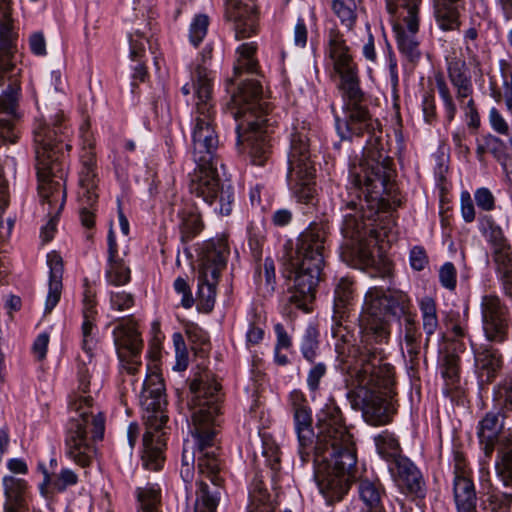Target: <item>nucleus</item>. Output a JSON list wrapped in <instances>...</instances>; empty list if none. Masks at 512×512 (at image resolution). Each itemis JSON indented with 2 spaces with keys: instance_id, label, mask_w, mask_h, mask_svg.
I'll return each mask as SVG.
<instances>
[{
  "instance_id": "nucleus-1",
  "label": "nucleus",
  "mask_w": 512,
  "mask_h": 512,
  "mask_svg": "<svg viewBox=\"0 0 512 512\" xmlns=\"http://www.w3.org/2000/svg\"><path fill=\"white\" fill-rule=\"evenodd\" d=\"M328 51L334 70L341 78L340 88L345 100L344 117L336 118V130L342 139L367 136L362 157L349 165L351 184L355 193H365L373 201L382 200L394 188L395 172L391 159L383 152L382 131L378 121L372 119L363 105L364 94L359 87L357 67L339 32L331 31Z\"/></svg>"
},
{
  "instance_id": "nucleus-2",
  "label": "nucleus",
  "mask_w": 512,
  "mask_h": 512,
  "mask_svg": "<svg viewBox=\"0 0 512 512\" xmlns=\"http://www.w3.org/2000/svg\"><path fill=\"white\" fill-rule=\"evenodd\" d=\"M220 384L214 379H195L190 390L193 435L197 444V470L200 479L196 482L194 512H217L224 491L221 461L217 457L215 426L220 412Z\"/></svg>"
},
{
  "instance_id": "nucleus-3",
  "label": "nucleus",
  "mask_w": 512,
  "mask_h": 512,
  "mask_svg": "<svg viewBox=\"0 0 512 512\" xmlns=\"http://www.w3.org/2000/svg\"><path fill=\"white\" fill-rule=\"evenodd\" d=\"M197 102L192 131V154L196 164L190 176L189 189L209 204H218L214 210L229 215L232 210L233 192L230 184L222 181L217 172L216 150L219 146L214 125V105L211 102V85L205 69L197 72Z\"/></svg>"
},
{
  "instance_id": "nucleus-4",
  "label": "nucleus",
  "mask_w": 512,
  "mask_h": 512,
  "mask_svg": "<svg viewBox=\"0 0 512 512\" xmlns=\"http://www.w3.org/2000/svg\"><path fill=\"white\" fill-rule=\"evenodd\" d=\"M318 430L314 479L320 492L333 503L343 498L357 478L356 449L339 408L328 406L321 411Z\"/></svg>"
},
{
  "instance_id": "nucleus-5",
  "label": "nucleus",
  "mask_w": 512,
  "mask_h": 512,
  "mask_svg": "<svg viewBox=\"0 0 512 512\" xmlns=\"http://www.w3.org/2000/svg\"><path fill=\"white\" fill-rule=\"evenodd\" d=\"M394 385L393 367L385 362L383 348L360 350L346 378L347 399L365 421L379 426L390 422L391 403L387 400Z\"/></svg>"
},
{
  "instance_id": "nucleus-6",
  "label": "nucleus",
  "mask_w": 512,
  "mask_h": 512,
  "mask_svg": "<svg viewBox=\"0 0 512 512\" xmlns=\"http://www.w3.org/2000/svg\"><path fill=\"white\" fill-rule=\"evenodd\" d=\"M68 132L69 127L62 111L51 115L48 122L40 123L34 130L38 189L44 201L47 224H54L58 220L66 199L61 157Z\"/></svg>"
},
{
  "instance_id": "nucleus-7",
  "label": "nucleus",
  "mask_w": 512,
  "mask_h": 512,
  "mask_svg": "<svg viewBox=\"0 0 512 512\" xmlns=\"http://www.w3.org/2000/svg\"><path fill=\"white\" fill-rule=\"evenodd\" d=\"M78 377V390L69 403L75 416L67 428L66 454L77 465L87 467L96 454L94 442L103 438L105 420L93 399L101 388L100 383L91 382L89 367H80Z\"/></svg>"
},
{
  "instance_id": "nucleus-8",
  "label": "nucleus",
  "mask_w": 512,
  "mask_h": 512,
  "mask_svg": "<svg viewBox=\"0 0 512 512\" xmlns=\"http://www.w3.org/2000/svg\"><path fill=\"white\" fill-rule=\"evenodd\" d=\"M232 115L237 125V144L246 143V149L254 165L262 166L267 161L271 144L267 125L268 103L263 98L262 86L254 78H246L238 84L232 95Z\"/></svg>"
},
{
  "instance_id": "nucleus-9",
  "label": "nucleus",
  "mask_w": 512,
  "mask_h": 512,
  "mask_svg": "<svg viewBox=\"0 0 512 512\" xmlns=\"http://www.w3.org/2000/svg\"><path fill=\"white\" fill-rule=\"evenodd\" d=\"M411 300L406 293L397 289L379 287L370 288L366 295L363 311L360 316L362 342L366 347L375 349L388 342L390 336L389 324L385 319L391 315L399 320L412 315Z\"/></svg>"
},
{
  "instance_id": "nucleus-10",
  "label": "nucleus",
  "mask_w": 512,
  "mask_h": 512,
  "mask_svg": "<svg viewBox=\"0 0 512 512\" xmlns=\"http://www.w3.org/2000/svg\"><path fill=\"white\" fill-rule=\"evenodd\" d=\"M140 402L146 410V432L143 436V465L157 471L164 463V433L162 429L168 420L165 387L158 373L148 375L142 384Z\"/></svg>"
},
{
  "instance_id": "nucleus-11",
  "label": "nucleus",
  "mask_w": 512,
  "mask_h": 512,
  "mask_svg": "<svg viewBox=\"0 0 512 512\" xmlns=\"http://www.w3.org/2000/svg\"><path fill=\"white\" fill-rule=\"evenodd\" d=\"M385 226H342L343 260L359 269L374 268L382 274H388L391 263L385 255L387 244Z\"/></svg>"
},
{
  "instance_id": "nucleus-12",
  "label": "nucleus",
  "mask_w": 512,
  "mask_h": 512,
  "mask_svg": "<svg viewBox=\"0 0 512 512\" xmlns=\"http://www.w3.org/2000/svg\"><path fill=\"white\" fill-rule=\"evenodd\" d=\"M310 129L305 121L297 122L293 127L288 154L289 185L299 202L315 204L314 186L315 167L310 153Z\"/></svg>"
},
{
  "instance_id": "nucleus-13",
  "label": "nucleus",
  "mask_w": 512,
  "mask_h": 512,
  "mask_svg": "<svg viewBox=\"0 0 512 512\" xmlns=\"http://www.w3.org/2000/svg\"><path fill=\"white\" fill-rule=\"evenodd\" d=\"M325 254L293 251L288 255L285 271L289 280V302L308 311L322 278Z\"/></svg>"
},
{
  "instance_id": "nucleus-14",
  "label": "nucleus",
  "mask_w": 512,
  "mask_h": 512,
  "mask_svg": "<svg viewBox=\"0 0 512 512\" xmlns=\"http://www.w3.org/2000/svg\"><path fill=\"white\" fill-rule=\"evenodd\" d=\"M228 254V245L223 238L207 242L200 254L197 295L205 312H210L214 307L216 286Z\"/></svg>"
},
{
  "instance_id": "nucleus-15",
  "label": "nucleus",
  "mask_w": 512,
  "mask_h": 512,
  "mask_svg": "<svg viewBox=\"0 0 512 512\" xmlns=\"http://www.w3.org/2000/svg\"><path fill=\"white\" fill-rule=\"evenodd\" d=\"M421 0H386L387 9L391 14L399 13L405 26L395 27L398 48L410 61L420 56L415 34L418 31V7Z\"/></svg>"
},
{
  "instance_id": "nucleus-16",
  "label": "nucleus",
  "mask_w": 512,
  "mask_h": 512,
  "mask_svg": "<svg viewBox=\"0 0 512 512\" xmlns=\"http://www.w3.org/2000/svg\"><path fill=\"white\" fill-rule=\"evenodd\" d=\"M92 143L88 142L87 146L83 147L81 155L82 170L80 172V189H79V204H80V218L81 224H94L95 208L98 194L96 192L97 183L95 172V155L92 151Z\"/></svg>"
},
{
  "instance_id": "nucleus-17",
  "label": "nucleus",
  "mask_w": 512,
  "mask_h": 512,
  "mask_svg": "<svg viewBox=\"0 0 512 512\" xmlns=\"http://www.w3.org/2000/svg\"><path fill=\"white\" fill-rule=\"evenodd\" d=\"M481 314L486 338L489 341L503 342L508 335V307L497 295H484L481 300Z\"/></svg>"
},
{
  "instance_id": "nucleus-18",
  "label": "nucleus",
  "mask_w": 512,
  "mask_h": 512,
  "mask_svg": "<svg viewBox=\"0 0 512 512\" xmlns=\"http://www.w3.org/2000/svg\"><path fill=\"white\" fill-rule=\"evenodd\" d=\"M9 3L10 0H0V71L12 77L21 70L17 67V36L10 18Z\"/></svg>"
},
{
  "instance_id": "nucleus-19",
  "label": "nucleus",
  "mask_w": 512,
  "mask_h": 512,
  "mask_svg": "<svg viewBox=\"0 0 512 512\" xmlns=\"http://www.w3.org/2000/svg\"><path fill=\"white\" fill-rule=\"evenodd\" d=\"M484 234L491 245L496 271L502 281L505 294L512 296V251L500 226H488Z\"/></svg>"
},
{
  "instance_id": "nucleus-20",
  "label": "nucleus",
  "mask_w": 512,
  "mask_h": 512,
  "mask_svg": "<svg viewBox=\"0 0 512 512\" xmlns=\"http://www.w3.org/2000/svg\"><path fill=\"white\" fill-rule=\"evenodd\" d=\"M495 208V198L492 192L485 187L479 188L474 193V200L468 191H462L460 195V209L465 222L478 221L492 224L494 220L487 212Z\"/></svg>"
},
{
  "instance_id": "nucleus-21",
  "label": "nucleus",
  "mask_w": 512,
  "mask_h": 512,
  "mask_svg": "<svg viewBox=\"0 0 512 512\" xmlns=\"http://www.w3.org/2000/svg\"><path fill=\"white\" fill-rule=\"evenodd\" d=\"M291 405L294 413L295 428L299 441V456L302 463L308 461L309 453L306 447L312 443L314 432L312 430L311 411L304 395L299 391L290 394Z\"/></svg>"
},
{
  "instance_id": "nucleus-22",
  "label": "nucleus",
  "mask_w": 512,
  "mask_h": 512,
  "mask_svg": "<svg viewBox=\"0 0 512 512\" xmlns=\"http://www.w3.org/2000/svg\"><path fill=\"white\" fill-rule=\"evenodd\" d=\"M453 493L457 512H477L475 487L459 454L455 456Z\"/></svg>"
},
{
  "instance_id": "nucleus-23",
  "label": "nucleus",
  "mask_w": 512,
  "mask_h": 512,
  "mask_svg": "<svg viewBox=\"0 0 512 512\" xmlns=\"http://www.w3.org/2000/svg\"><path fill=\"white\" fill-rule=\"evenodd\" d=\"M226 16L234 22L237 39H245L255 33L257 16L253 5L240 0H226Z\"/></svg>"
},
{
  "instance_id": "nucleus-24",
  "label": "nucleus",
  "mask_w": 512,
  "mask_h": 512,
  "mask_svg": "<svg viewBox=\"0 0 512 512\" xmlns=\"http://www.w3.org/2000/svg\"><path fill=\"white\" fill-rule=\"evenodd\" d=\"M389 470L400 489L413 494H418L422 490L421 474L408 458H395V461L390 464Z\"/></svg>"
},
{
  "instance_id": "nucleus-25",
  "label": "nucleus",
  "mask_w": 512,
  "mask_h": 512,
  "mask_svg": "<svg viewBox=\"0 0 512 512\" xmlns=\"http://www.w3.org/2000/svg\"><path fill=\"white\" fill-rule=\"evenodd\" d=\"M353 282L347 278H341L335 287L334 291V306L332 316V334L334 337L343 338L341 333L342 322L347 317L348 308L353 299Z\"/></svg>"
},
{
  "instance_id": "nucleus-26",
  "label": "nucleus",
  "mask_w": 512,
  "mask_h": 512,
  "mask_svg": "<svg viewBox=\"0 0 512 512\" xmlns=\"http://www.w3.org/2000/svg\"><path fill=\"white\" fill-rule=\"evenodd\" d=\"M107 281L115 286L125 285L130 281V268L118 255L116 232L110 228L108 233V267Z\"/></svg>"
},
{
  "instance_id": "nucleus-27",
  "label": "nucleus",
  "mask_w": 512,
  "mask_h": 512,
  "mask_svg": "<svg viewBox=\"0 0 512 512\" xmlns=\"http://www.w3.org/2000/svg\"><path fill=\"white\" fill-rule=\"evenodd\" d=\"M47 265L49 267V283L45 300V313H51L58 304L62 293L63 259L56 251H52L47 255Z\"/></svg>"
},
{
  "instance_id": "nucleus-28",
  "label": "nucleus",
  "mask_w": 512,
  "mask_h": 512,
  "mask_svg": "<svg viewBox=\"0 0 512 512\" xmlns=\"http://www.w3.org/2000/svg\"><path fill=\"white\" fill-rule=\"evenodd\" d=\"M475 363L479 382L491 383L502 367V357L499 351L490 345H482L475 352Z\"/></svg>"
},
{
  "instance_id": "nucleus-29",
  "label": "nucleus",
  "mask_w": 512,
  "mask_h": 512,
  "mask_svg": "<svg viewBox=\"0 0 512 512\" xmlns=\"http://www.w3.org/2000/svg\"><path fill=\"white\" fill-rule=\"evenodd\" d=\"M16 96L5 93L0 96V142L15 143L18 138L13 120L16 117Z\"/></svg>"
},
{
  "instance_id": "nucleus-30",
  "label": "nucleus",
  "mask_w": 512,
  "mask_h": 512,
  "mask_svg": "<svg viewBox=\"0 0 512 512\" xmlns=\"http://www.w3.org/2000/svg\"><path fill=\"white\" fill-rule=\"evenodd\" d=\"M5 493L4 512H27L26 482L14 476L3 478Z\"/></svg>"
},
{
  "instance_id": "nucleus-31",
  "label": "nucleus",
  "mask_w": 512,
  "mask_h": 512,
  "mask_svg": "<svg viewBox=\"0 0 512 512\" xmlns=\"http://www.w3.org/2000/svg\"><path fill=\"white\" fill-rule=\"evenodd\" d=\"M503 429V416L500 411L488 412L485 417L480 421L478 428V437L480 443L484 445L483 450L487 457H489L493 450L494 445L498 440L499 434Z\"/></svg>"
},
{
  "instance_id": "nucleus-32",
  "label": "nucleus",
  "mask_w": 512,
  "mask_h": 512,
  "mask_svg": "<svg viewBox=\"0 0 512 512\" xmlns=\"http://www.w3.org/2000/svg\"><path fill=\"white\" fill-rule=\"evenodd\" d=\"M114 341L121 361L126 356H138L142 348V341L133 324L119 325L114 330Z\"/></svg>"
},
{
  "instance_id": "nucleus-33",
  "label": "nucleus",
  "mask_w": 512,
  "mask_h": 512,
  "mask_svg": "<svg viewBox=\"0 0 512 512\" xmlns=\"http://www.w3.org/2000/svg\"><path fill=\"white\" fill-rule=\"evenodd\" d=\"M433 5L436 22L442 30L459 28V10L463 6V0H433Z\"/></svg>"
},
{
  "instance_id": "nucleus-34",
  "label": "nucleus",
  "mask_w": 512,
  "mask_h": 512,
  "mask_svg": "<svg viewBox=\"0 0 512 512\" xmlns=\"http://www.w3.org/2000/svg\"><path fill=\"white\" fill-rule=\"evenodd\" d=\"M130 58L137 61L138 64L134 67L133 78L144 81L146 76V67L144 65V57L146 47H150L149 37L139 30L129 35Z\"/></svg>"
},
{
  "instance_id": "nucleus-35",
  "label": "nucleus",
  "mask_w": 512,
  "mask_h": 512,
  "mask_svg": "<svg viewBox=\"0 0 512 512\" xmlns=\"http://www.w3.org/2000/svg\"><path fill=\"white\" fill-rule=\"evenodd\" d=\"M326 232L320 226H308L298 237L295 251L324 254Z\"/></svg>"
},
{
  "instance_id": "nucleus-36",
  "label": "nucleus",
  "mask_w": 512,
  "mask_h": 512,
  "mask_svg": "<svg viewBox=\"0 0 512 512\" xmlns=\"http://www.w3.org/2000/svg\"><path fill=\"white\" fill-rule=\"evenodd\" d=\"M399 331L400 336L403 337L410 362L413 363L418 358L420 352V333L418 331L415 313L399 320Z\"/></svg>"
},
{
  "instance_id": "nucleus-37",
  "label": "nucleus",
  "mask_w": 512,
  "mask_h": 512,
  "mask_svg": "<svg viewBox=\"0 0 512 512\" xmlns=\"http://www.w3.org/2000/svg\"><path fill=\"white\" fill-rule=\"evenodd\" d=\"M358 491L361 500L369 508L368 512H384L381 505L384 490L378 482L361 479L359 481Z\"/></svg>"
},
{
  "instance_id": "nucleus-38",
  "label": "nucleus",
  "mask_w": 512,
  "mask_h": 512,
  "mask_svg": "<svg viewBox=\"0 0 512 512\" xmlns=\"http://www.w3.org/2000/svg\"><path fill=\"white\" fill-rule=\"evenodd\" d=\"M419 306L422 314L423 330L426 334L425 346H427L430 337L439 327L436 303L431 297H424L420 300Z\"/></svg>"
},
{
  "instance_id": "nucleus-39",
  "label": "nucleus",
  "mask_w": 512,
  "mask_h": 512,
  "mask_svg": "<svg viewBox=\"0 0 512 512\" xmlns=\"http://www.w3.org/2000/svg\"><path fill=\"white\" fill-rule=\"evenodd\" d=\"M453 348H449L446 350L443 356V365H442V375L447 381V385L454 388L459 381V356L454 352L461 344L458 341H455L453 344Z\"/></svg>"
},
{
  "instance_id": "nucleus-40",
  "label": "nucleus",
  "mask_w": 512,
  "mask_h": 512,
  "mask_svg": "<svg viewBox=\"0 0 512 512\" xmlns=\"http://www.w3.org/2000/svg\"><path fill=\"white\" fill-rule=\"evenodd\" d=\"M378 453L387 461L393 463L400 455L401 448L398 440L388 431H383L375 438Z\"/></svg>"
},
{
  "instance_id": "nucleus-41",
  "label": "nucleus",
  "mask_w": 512,
  "mask_h": 512,
  "mask_svg": "<svg viewBox=\"0 0 512 512\" xmlns=\"http://www.w3.org/2000/svg\"><path fill=\"white\" fill-rule=\"evenodd\" d=\"M256 49L257 46L254 42L244 43L237 49L239 57L234 67L236 75H240L242 71H246L249 74L256 73L257 61L253 58Z\"/></svg>"
},
{
  "instance_id": "nucleus-42",
  "label": "nucleus",
  "mask_w": 512,
  "mask_h": 512,
  "mask_svg": "<svg viewBox=\"0 0 512 512\" xmlns=\"http://www.w3.org/2000/svg\"><path fill=\"white\" fill-rule=\"evenodd\" d=\"M464 64L455 62L449 66V78L452 84L457 88L459 98H466L472 92L470 79L463 71Z\"/></svg>"
},
{
  "instance_id": "nucleus-43",
  "label": "nucleus",
  "mask_w": 512,
  "mask_h": 512,
  "mask_svg": "<svg viewBox=\"0 0 512 512\" xmlns=\"http://www.w3.org/2000/svg\"><path fill=\"white\" fill-rule=\"evenodd\" d=\"M332 10L341 24L351 30L356 22V3L354 0H334Z\"/></svg>"
},
{
  "instance_id": "nucleus-44",
  "label": "nucleus",
  "mask_w": 512,
  "mask_h": 512,
  "mask_svg": "<svg viewBox=\"0 0 512 512\" xmlns=\"http://www.w3.org/2000/svg\"><path fill=\"white\" fill-rule=\"evenodd\" d=\"M96 300L95 292H93L88 284H85L84 297H83V324L82 334L91 333L94 326V319L97 311L95 309Z\"/></svg>"
},
{
  "instance_id": "nucleus-45",
  "label": "nucleus",
  "mask_w": 512,
  "mask_h": 512,
  "mask_svg": "<svg viewBox=\"0 0 512 512\" xmlns=\"http://www.w3.org/2000/svg\"><path fill=\"white\" fill-rule=\"evenodd\" d=\"M257 284L259 291L264 295H271L275 289V266L270 258H266L263 264V271L257 272Z\"/></svg>"
},
{
  "instance_id": "nucleus-46",
  "label": "nucleus",
  "mask_w": 512,
  "mask_h": 512,
  "mask_svg": "<svg viewBox=\"0 0 512 512\" xmlns=\"http://www.w3.org/2000/svg\"><path fill=\"white\" fill-rule=\"evenodd\" d=\"M249 512H274L269 502V494L261 483H256L250 492Z\"/></svg>"
},
{
  "instance_id": "nucleus-47",
  "label": "nucleus",
  "mask_w": 512,
  "mask_h": 512,
  "mask_svg": "<svg viewBox=\"0 0 512 512\" xmlns=\"http://www.w3.org/2000/svg\"><path fill=\"white\" fill-rule=\"evenodd\" d=\"M160 489L147 485L138 491V499L143 512H156L160 504Z\"/></svg>"
},
{
  "instance_id": "nucleus-48",
  "label": "nucleus",
  "mask_w": 512,
  "mask_h": 512,
  "mask_svg": "<svg viewBox=\"0 0 512 512\" xmlns=\"http://www.w3.org/2000/svg\"><path fill=\"white\" fill-rule=\"evenodd\" d=\"M317 331L315 328H308L306 330V333L303 337L302 343H301V351L304 356V358L314 363L316 356H317V350H318V340H317Z\"/></svg>"
},
{
  "instance_id": "nucleus-49",
  "label": "nucleus",
  "mask_w": 512,
  "mask_h": 512,
  "mask_svg": "<svg viewBox=\"0 0 512 512\" xmlns=\"http://www.w3.org/2000/svg\"><path fill=\"white\" fill-rule=\"evenodd\" d=\"M209 25L208 16L205 14L196 15L190 25V42L196 47L200 44L207 33Z\"/></svg>"
},
{
  "instance_id": "nucleus-50",
  "label": "nucleus",
  "mask_w": 512,
  "mask_h": 512,
  "mask_svg": "<svg viewBox=\"0 0 512 512\" xmlns=\"http://www.w3.org/2000/svg\"><path fill=\"white\" fill-rule=\"evenodd\" d=\"M497 472L503 483L508 486L512 484V443L503 453L501 462L497 464Z\"/></svg>"
},
{
  "instance_id": "nucleus-51",
  "label": "nucleus",
  "mask_w": 512,
  "mask_h": 512,
  "mask_svg": "<svg viewBox=\"0 0 512 512\" xmlns=\"http://www.w3.org/2000/svg\"><path fill=\"white\" fill-rule=\"evenodd\" d=\"M483 139L485 141V147L487 148L488 152L494 156L495 159L500 162H503L507 159L506 145L500 138L492 134H488L483 136Z\"/></svg>"
},
{
  "instance_id": "nucleus-52",
  "label": "nucleus",
  "mask_w": 512,
  "mask_h": 512,
  "mask_svg": "<svg viewBox=\"0 0 512 512\" xmlns=\"http://www.w3.org/2000/svg\"><path fill=\"white\" fill-rule=\"evenodd\" d=\"M327 366L323 362L313 363V366L307 375V385L311 391H316L319 388L320 380L325 376Z\"/></svg>"
},
{
  "instance_id": "nucleus-53",
  "label": "nucleus",
  "mask_w": 512,
  "mask_h": 512,
  "mask_svg": "<svg viewBox=\"0 0 512 512\" xmlns=\"http://www.w3.org/2000/svg\"><path fill=\"white\" fill-rule=\"evenodd\" d=\"M110 303L115 310L124 311L134 305V296L125 291L113 292L110 296Z\"/></svg>"
},
{
  "instance_id": "nucleus-54",
  "label": "nucleus",
  "mask_w": 512,
  "mask_h": 512,
  "mask_svg": "<svg viewBox=\"0 0 512 512\" xmlns=\"http://www.w3.org/2000/svg\"><path fill=\"white\" fill-rule=\"evenodd\" d=\"M496 399L505 409L512 408V378L505 379L497 388Z\"/></svg>"
},
{
  "instance_id": "nucleus-55",
  "label": "nucleus",
  "mask_w": 512,
  "mask_h": 512,
  "mask_svg": "<svg viewBox=\"0 0 512 512\" xmlns=\"http://www.w3.org/2000/svg\"><path fill=\"white\" fill-rule=\"evenodd\" d=\"M488 501L493 512H509L512 504V494H491Z\"/></svg>"
},
{
  "instance_id": "nucleus-56",
  "label": "nucleus",
  "mask_w": 512,
  "mask_h": 512,
  "mask_svg": "<svg viewBox=\"0 0 512 512\" xmlns=\"http://www.w3.org/2000/svg\"><path fill=\"white\" fill-rule=\"evenodd\" d=\"M93 346H92V338L91 333L83 334V342H82V354L78 356L79 366L80 367H89L92 364L93 360Z\"/></svg>"
},
{
  "instance_id": "nucleus-57",
  "label": "nucleus",
  "mask_w": 512,
  "mask_h": 512,
  "mask_svg": "<svg viewBox=\"0 0 512 512\" xmlns=\"http://www.w3.org/2000/svg\"><path fill=\"white\" fill-rule=\"evenodd\" d=\"M174 289L177 293L182 295L181 304L184 308H191L194 304V298L191 290L185 279L177 278L174 282Z\"/></svg>"
},
{
  "instance_id": "nucleus-58",
  "label": "nucleus",
  "mask_w": 512,
  "mask_h": 512,
  "mask_svg": "<svg viewBox=\"0 0 512 512\" xmlns=\"http://www.w3.org/2000/svg\"><path fill=\"white\" fill-rule=\"evenodd\" d=\"M439 279L447 289H454L456 285V270L452 263H445L439 271Z\"/></svg>"
},
{
  "instance_id": "nucleus-59",
  "label": "nucleus",
  "mask_w": 512,
  "mask_h": 512,
  "mask_svg": "<svg viewBox=\"0 0 512 512\" xmlns=\"http://www.w3.org/2000/svg\"><path fill=\"white\" fill-rule=\"evenodd\" d=\"M29 47L36 56L47 54L46 40L42 32H34L29 36Z\"/></svg>"
},
{
  "instance_id": "nucleus-60",
  "label": "nucleus",
  "mask_w": 512,
  "mask_h": 512,
  "mask_svg": "<svg viewBox=\"0 0 512 512\" xmlns=\"http://www.w3.org/2000/svg\"><path fill=\"white\" fill-rule=\"evenodd\" d=\"M410 264L413 269L421 271L428 264V258L425 250L420 246H415L410 251Z\"/></svg>"
},
{
  "instance_id": "nucleus-61",
  "label": "nucleus",
  "mask_w": 512,
  "mask_h": 512,
  "mask_svg": "<svg viewBox=\"0 0 512 512\" xmlns=\"http://www.w3.org/2000/svg\"><path fill=\"white\" fill-rule=\"evenodd\" d=\"M489 120L492 128L499 134H508V124L496 108L489 113Z\"/></svg>"
},
{
  "instance_id": "nucleus-62",
  "label": "nucleus",
  "mask_w": 512,
  "mask_h": 512,
  "mask_svg": "<svg viewBox=\"0 0 512 512\" xmlns=\"http://www.w3.org/2000/svg\"><path fill=\"white\" fill-rule=\"evenodd\" d=\"M49 343V335L47 333H41L36 338L33 344V352L38 360H43L46 356L47 347Z\"/></svg>"
},
{
  "instance_id": "nucleus-63",
  "label": "nucleus",
  "mask_w": 512,
  "mask_h": 512,
  "mask_svg": "<svg viewBox=\"0 0 512 512\" xmlns=\"http://www.w3.org/2000/svg\"><path fill=\"white\" fill-rule=\"evenodd\" d=\"M307 42V28L303 19H298L294 29V43L303 48Z\"/></svg>"
},
{
  "instance_id": "nucleus-64",
  "label": "nucleus",
  "mask_w": 512,
  "mask_h": 512,
  "mask_svg": "<svg viewBox=\"0 0 512 512\" xmlns=\"http://www.w3.org/2000/svg\"><path fill=\"white\" fill-rule=\"evenodd\" d=\"M77 482V475L70 469H63L58 478L56 486L59 490H64L68 485H74Z\"/></svg>"
}]
</instances>
